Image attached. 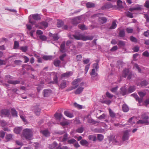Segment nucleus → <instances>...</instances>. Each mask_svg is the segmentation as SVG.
I'll use <instances>...</instances> for the list:
<instances>
[{"label":"nucleus","instance_id":"6e6552de","mask_svg":"<svg viewBox=\"0 0 149 149\" xmlns=\"http://www.w3.org/2000/svg\"><path fill=\"white\" fill-rule=\"evenodd\" d=\"M33 109L37 115L38 116L39 115L40 111V109L38 106H34Z\"/></svg>","mask_w":149,"mask_h":149},{"label":"nucleus","instance_id":"f3484780","mask_svg":"<svg viewBox=\"0 0 149 149\" xmlns=\"http://www.w3.org/2000/svg\"><path fill=\"white\" fill-rule=\"evenodd\" d=\"M5 138L7 141H10L13 139V136L11 134H8L6 135Z\"/></svg>","mask_w":149,"mask_h":149},{"label":"nucleus","instance_id":"2eb2a0df","mask_svg":"<svg viewBox=\"0 0 149 149\" xmlns=\"http://www.w3.org/2000/svg\"><path fill=\"white\" fill-rule=\"evenodd\" d=\"M60 51L62 53H64L65 51V42H63L60 46Z\"/></svg>","mask_w":149,"mask_h":149},{"label":"nucleus","instance_id":"69168bd1","mask_svg":"<svg viewBox=\"0 0 149 149\" xmlns=\"http://www.w3.org/2000/svg\"><path fill=\"white\" fill-rule=\"evenodd\" d=\"M126 31L128 33H131L133 31V29L132 28H127L126 29Z\"/></svg>","mask_w":149,"mask_h":149},{"label":"nucleus","instance_id":"de8ad7c7","mask_svg":"<svg viewBox=\"0 0 149 149\" xmlns=\"http://www.w3.org/2000/svg\"><path fill=\"white\" fill-rule=\"evenodd\" d=\"M95 4L94 3L91 2H88L86 4V6L87 8H91L94 7Z\"/></svg>","mask_w":149,"mask_h":149},{"label":"nucleus","instance_id":"393cba45","mask_svg":"<svg viewBox=\"0 0 149 149\" xmlns=\"http://www.w3.org/2000/svg\"><path fill=\"white\" fill-rule=\"evenodd\" d=\"M113 7L112 5L111 4H106L102 7V9L104 10V8L109 9L112 8Z\"/></svg>","mask_w":149,"mask_h":149},{"label":"nucleus","instance_id":"338daca9","mask_svg":"<svg viewBox=\"0 0 149 149\" xmlns=\"http://www.w3.org/2000/svg\"><path fill=\"white\" fill-rule=\"evenodd\" d=\"M12 91L13 92L17 94H19L20 93L19 90H18L17 88H14L12 89Z\"/></svg>","mask_w":149,"mask_h":149},{"label":"nucleus","instance_id":"ea45409f","mask_svg":"<svg viewBox=\"0 0 149 149\" xmlns=\"http://www.w3.org/2000/svg\"><path fill=\"white\" fill-rule=\"evenodd\" d=\"M117 26V24L115 21H113L112 23L111 26L110 27V29H115Z\"/></svg>","mask_w":149,"mask_h":149},{"label":"nucleus","instance_id":"dca6fc26","mask_svg":"<svg viewBox=\"0 0 149 149\" xmlns=\"http://www.w3.org/2000/svg\"><path fill=\"white\" fill-rule=\"evenodd\" d=\"M10 114L9 111L7 109H3L1 111V116L5 115L6 116H8Z\"/></svg>","mask_w":149,"mask_h":149},{"label":"nucleus","instance_id":"0eeeda50","mask_svg":"<svg viewBox=\"0 0 149 149\" xmlns=\"http://www.w3.org/2000/svg\"><path fill=\"white\" fill-rule=\"evenodd\" d=\"M109 139L110 141H113L116 145H118L119 143L116 138H115V136L114 135H111L109 136Z\"/></svg>","mask_w":149,"mask_h":149},{"label":"nucleus","instance_id":"603ef678","mask_svg":"<svg viewBox=\"0 0 149 149\" xmlns=\"http://www.w3.org/2000/svg\"><path fill=\"white\" fill-rule=\"evenodd\" d=\"M126 16H127L128 17L130 18H133V14L132 13L128 11L126 13Z\"/></svg>","mask_w":149,"mask_h":149},{"label":"nucleus","instance_id":"052dcab7","mask_svg":"<svg viewBox=\"0 0 149 149\" xmlns=\"http://www.w3.org/2000/svg\"><path fill=\"white\" fill-rule=\"evenodd\" d=\"M67 56L66 54H64L59 56L60 59L63 61H64V58Z\"/></svg>","mask_w":149,"mask_h":149},{"label":"nucleus","instance_id":"6ab92c4d","mask_svg":"<svg viewBox=\"0 0 149 149\" xmlns=\"http://www.w3.org/2000/svg\"><path fill=\"white\" fill-rule=\"evenodd\" d=\"M84 89V87L79 86L75 91L74 93L76 94H79L83 91Z\"/></svg>","mask_w":149,"mask_h":149},{"label":"nucleus","instance_id":"1a4fd4ad","mask_svg":"<svg viewBox=\"0 0 149 149\" xmlns=\"http://www.w3.org/2000/svg\"><path fill=\"white\" fill-rule=\"evenodd\" d=\"M80 18L79 17H77L73 18L72 21V23L74 25H77L80 22Z\"/></svg>","mask_w":149,"mask_h":149},{"label":"nucleus","instance_id":"cd10ccee","mask_svg":"<svg viewBox=\"0 0 149 149\" xmlns=\"http://www.w3.org/2000/svg\"><path fill=\"white\" fill-rule=\"evenodd\" d=\"M11 113L13 116L14 117H17V112L14 108L11 109Z\"/></svg>","mask_w":149,"mask_h":149},{"label":"nucleus","instance_id":"c03bdc74","mask_svg":"<svg viewBox=\"0 0 149 149\" xmlns=\"http://www.w3.org/2000/svg\"><path fill=\"white\" fill-rule=\"evenodd\" d=\"M119 36L121 37H124L125 36V33L124 30H122L120 31L119 33Z\"/></svg>","mask_w":149,"mask_h":149},{"label":"nucleus","instance_id":"79ce46f5","mask_svg":"<svg viewBox=\"0 0 149 149\" xmlns=\"http://www.w3.org/2000/svg\"><path fill=\"white\" fill-rule=\"evenodd\" d=\"M122 1L120 0H118L117 1V4L119 8H123V6L122 5Z\"/></svg>","mask_w":149,"mask_h":149},{"label":"nucleus","instance_id":"7c9ffc66","mask_svg":"<svg viewBox=\"0 0 149 149\" xmlns=\"http://www.w3.org/2000/svg\"><path fill=\"white\" fill-rule=\"evenodd\" d=\"M135 87L134 86H130L128 88V93H131L135 90Z\"/></svg>","mask_w":149,"mask_h":149},{"label":"nucleus","instance_id":"2f4dec72","mask_svg":"<svg viewBox=\"0 0 149 149\" xmlns=\"http://www.w3.org/2000/svg\"><path fill=\"white\" fill-rule=\"evenodd\" d=\"M80 143L83 146H86L88 144V142L85 140L82 139L80 141Z\"/></svg>","mask_w":149,"mask_h":149},{"label":"nucleus","instance_id":"bb28decb","mask_svg":"<svg viewBox=\"0 0 149 149\" xmlns=\"http://www.w3.org/2000/svg\"><path fill=\"white\" fill-rule=\"evenodd\" d=\"M149 84L148 82L146 80H144L141 81L139 84L138 83L137 84L138 86L141 85V86H146Z\"/></svg>","mask_w":149,"mask_h":149},{"label":"nucleus","instance_id":"a878e982","mask_svg":"<svg viewBox=\"0 0 149 149\" xmlns=\"http://www.w3.org/2000/svg\"><path fill=\"white\" fill-rule=\"evenodd\" d=\"M129 72V70L128 69H125L123 71L122 76L123 77H126Z\"/></svg>","mask_w":149,"mask_h":149},{"label":"nucleus","instance_id":"423d86ee","mask_svg":"<svg viewBox=\"0 0 149 149\" xmlns=\"http://www.w3.org/2000/svg\"><path fill=\"white\" fill-rule=\"evenodd\" d=\"M129 137V134L128 130L124 131L123 133L122 140L125 141L128 140Z\"/></svg>","mask_w":149,"mask_h":149},{"label":"nucleus","instance_id":"b1692460","mask_svg":"<svg viewBox=\"0 0 149 149\" xmlns=\"http://www.w3.org/2000/svg\"><path fill=\"white\" fill-rule=\"evenodd\" d=\"M66 87V81L65 80H63L61 82L59 87L61 89H63Z\"/></svg>","mask_w":149,"mask_h":149},{"label":"nucleus","instance_id":"e433bc0d","mask_svg":"<svg viewBox=\"0 0 149 149\" xmlns=\"http://www.w3.org/2000/svg\"><path fill=\"white\" fill-rule=\"evenodd\" d=\"M90 75L93 77H95L97 76V74L95 72V69H93L92 70L91 72L90 73Z\"/></svg>","mask_w":149,"mask_h":149},{"label":"nucleus","instance_id":"bf43d9fd","mask_svg":"<svg viewBox=\"0 0 149 149\" xmlns=\"http://www.w3.org/2000/svg\"><path fill=\"white\" fill-rule=\"evenodd\" d=\"M97 138L99 140L101 141L103 139L104 136L103 135L101 134H98L97 135Z\"/></svg>","mask_w":149,"mask_h":149},{"label":"nucleus","instance_id":"5fc2aeb1","mask_svg":"<svg viewBox=\"0 0 149 149\" xmlns=\"http://www.w3.org/2000/svg\"><path fill=\"white\" fill-rule=\"evenodd\" d=\"M28 47L27 46L21 47L20 49L23 52H26L28 50Z\"/></svg>","mask_w":149,"mask_h":149},{"label":"nucleus","instance_id":"f257e3e1","mask_svg":"<svg viewBox=\"0 0 149 149\" xmlns=\"http://www.w3.org/2000/svg\"><path fill=\"white\" fill-rule=\"evenodd\" d=\"M69 37L71 39L74 38L77 40H81L84 41L87 40H92L94 38L93 36H85L81 33H79L78 35H73L72 36H70Z\"/></svg>","mask_w":149,"mask_h":149},{"label":"nucleus","instance_id":"a18cd8bd","mask_svg":"<svg viewBox=\"0 0 149 149\" xmlns=\"http://www.w3.org/2000/svg\"><path fill=\"white\" fill-rule=\"evenodd\" d=\"M19 46V42L17 41H15L14 44L13 48L15 49H17L18 48Z\"/></svg>","mask_w":149,"mask_h":149},{"label":"nucleus","instance_id":"72a5a7b5","mask_svg":"<svg viewBox=\"0 0 149 149\" xmlns=\"http://www.w3.org/2000/svg\"><path fill=\"white\" fill-rule=\"evenodd\" d=\"M89 139L91 141H95L96 140V136L94 135H90L88 136Z\"/></svg>","mask_w":149,"mask_h":149},{"label":"nucleus","instance_id":"0e129e2a","mask_svg":"<svg viewBox=\"0 0 149 149\" xmlns=\"http://www.w3.org/2000/svg\"><path fill=\"white\" fill-rule=\"evenodd\" d=\"M83 131L84 128L82 127H79L76 130L77 132L79 133H82L83 132Z\"/></svg>","mask_w":149,"mask_h":149},{"label":"nucleus","instance_id":"49530a36","mask_svg":"<svg viewBox=\"0 0 149 149\" xmlns=\"http://www.w3.org/2000/svg\"><path fill=\"white\" fill-rule=\"evenodd\" d=\"M134 67L136 68L138 70V72L141 73V69L140 68L139 65L136 63H135L134 65Z\"/></svg>","mask_w":149,"mask_h":149},{"label":"nucleus","instance_id":"c85d7f7f","mask_svg":"<svg viewBox=\"0 0 149 149\" xmlns=\"http://www.w3.org/2000/svg\"><path fill=\"white\" fill-rule=\"evenodd\" d=\"M42 58L45 60H51L53 58V56H51L44 55Z\"/></svg>","mask_w":149,"mask_h":149},{"label":"nucleus","instance_id":"412c9836","mask_svg":"<svg viewBox=\"0 0 149 149\" xmlns=\"http://www.w3.org/2000/svg\"><path fill=\"white\" fill-rule=\"evenodd\" d=\"M72 73L71 72H69L62 74L61 75V77H68L70 75H72Z\"/></svg>","mask_w":149,"mask_h":149},{"label":"nucleus","instance_id":"39448f33","mask_svg":"<svg viewBox=\"0 0 149 149\" xmlns=\"http://www.w3.org/2000/svg\"><path fill=\"white\" fill-rule=\"evenodd\" d=\"M54 116L55 118L58 121H63L64 119V118L62 114L61 113L56 112L54 115Z\"/></svg>","mask_w":149,"mask_h":149},{"label":"nucleus","instance_id":"c756f323","mask_svg":"<svg viewBox=\"0 0 149 149\" xmlns=\"http://www.w3.org/2000/svg\"><path fill=\"white\" fill-rule=\"evenodd\" d=\"M122 109L123 111L125 112H127L129 110V108L128 106L125 104H123L122 107Z\"/></svg>","mask_w":149,"mask_h":149},{"label":"nucleus","instance_id":"ddd939ff","mask_svg":"<svg viewBox=\"0 0 149 149\" xmlns=\"http://www.w3.org/2000/svg\"><path fill=\"white\" fill-rule=\"evenodd\" d=\"M107 19L105 17H99L98 21L102 24L106 23L107 22Z\"/></svg>","mask_w":149,"mask_h":149},{"label":"nucleus","instance_id":"4468645a","mask_svg":"<svg viewBox=\"0 0 149 149\" xmlns=\"http://www.w3.org/2000/svg\"><path fill=\"white\" fill-rule=\"evenodd\" d=\"M131 96L134 97L137 101H138L139 102H142V99L140 98L137 95L136 93H134L132 94Z\"/></svg>","mask_w":149,"mask_h":149},{"label":"nucleus","instance_id":"58836bf2","mask_svg":"<svg viewBox=\"0 0 149 149\" xmlns=\"http://www.w3.org/2000/svg\"><path fill=\"white\" fill-rule=\"evenodd\" d=\"M57 145V143L56 142L54 141L52 144H51L49 145V148L50 149H52L56 146Z\"/></svg>","mask_w":149,"mask_h":149},{"label":"nucleus","instance_id":"9d476101","mask_svg":"<svg viewBox=\"0 0 149 149\" xmlns=\"http://www.w3.org/2000/svg\"><path fill=\"white\" fill-rule=\"evenodd\" d=\"M52 91L50 89H45L44 90L43 95L44 97H48L51 94Z\"/></svg>","mask_w":149,"mask_h":149},{"label":"nucleus","instance_id":"774afa93","mask_svg":"<svg viewBox=\"0 0 149 149\" xmlns=\"http://www.w3.org/2000/svg\"><path fill=\"white\" fill-rule=\"evenodd\" d=\"M40 38L42 41L45 40H47V38L46 36L44 35H40L39 36Z\"/></svg>","mask_w":149,"mask_h":149},{"label":"nucleus","instance_id":"9b49d317","mask_svg":"<svg viewBox=\"0 0 149 149\" xmlns=\"http://www.w3.org/2000/svg\"><path fill=\"white\" fill-rule=\"evenodd\" d=\"M31 15L32 17L35 20H40L41 18L40 17V15L38 14H36L32 15Z\"/></svg>","mask_w":149,"mask_h":149},{"label":"nucleus","instance_id":"864d4df0","mask_svg":"<svg viewBox=\"0 0 149 149\" xmlns=\"http://www.w3.org/2000/svg\"><path fill=\"white\" fill-rule=\"evenodd\" d=\"M63 24L64 23L63 21L61 20L57 22V27H61L63 25Z\"/></svg>","mask_w":149,"mask_h":149},{"label":"nucleus","instance_id":"7ed1b4c3","mask_svg":"<svg viewBox=\"0 0 149 149\" xmlns=\"http://www.w3.org/2000/svg\"><path fill=\"white\" fill-rule=\"evenodd\" d=\"M142 120H139L137 122V124H143L146 125L149 124V121L148 120L149 117L148 115L145 113L142 114L141 115Z\"/></svg>","mask_w":149,"mask_h":149},{"label":"nucleus","instance_id":"c9c22d12","mask_svg":"<svg viewBox=\"0 0 149 149\" xmlns=\"http://www.w3.org/2000/svg\"><path fill=\"white\" fill-rule=\"evenodd\" d=\"M61 61L58 60H55L54 61V64L56 67H58L61 63Z\"/></svg>","mask_w":149,"mask_h":149},{"label":"nucleus","instance_id":"8fccbe9b","mask_svg":"<svg viewBox=\"0 0 149 149\" xmlns=\"http://www.w3.org/2000/svg\"><path fill=\"white\" fill-rule=\"evenodd\" d=\"M118 45L120 47L124 46L125 45V42L122 40H119Z\"/></svg>","mask_w":149,"mask_h":149},{"label":"nucleus","instance_id":"20e7f679","mask_svg":"<svg viewBox=\"0 0 149 149\" xmlns=\"http://www.w3.org/2000/svg\"><path fill=\"white\" fill-rule=\"evenodd\" d=\"M48 26V22L46 21H43L38 23L36 25V27L39 29H46Z\"/></svg>","mask_w":149,"mask_h":149},{"label":"nucleus","instance_id":"680f3d73","mask_svg":"<svg viewBox=\"0 0 149 149\" xmlns=\"http://www.w3.org/2000/svg\"><path fill=\"white\" fill-rule=\"evenodd\" d=\"M22 61L20 60H16L14 61V63L16 65H20Z\"/></svg>","mask_w":149,"mask_h":149},{"label":"nucleus","instance_id":"473e14b6","mask_svg":"<svg viewBox=\"0 0 149 149\" xmlns=\"http://www.w3.org/2000/svg\"><path fill=\"white\" fill-rule=\"evenodd\" d=\"M22 130V128L21 127H18L15 128L14 131L15 133L17 134H19L20 132Z\"/></svg>","mask_w":149,"mask_h":149},{"label":"nucleus","instance_id":"13d9d810","mask_svg":"<svg viewBox=\"0 0 149 149\" xmlns=\"http://www.w3.org/2000/svg\"><path fill=\"white\" fill-rule=\"evenodd\" d=\"M60 124L62 126H65L68 125V123L66 121H60Z\"/></svg>","mask_w":149,"mask_h":149},{"label":"nucleus","instance_id":"aec40b11","mask_svg":"<svg viewBox=\"0 0 149 149\" xmlns=\"http://www.w3.org/2000/svg\"><path fill=\"white\" fill-rule=\"evenodd\" d=\"M64 113L66 116L70 118H72L74 116V115L72 113L67 111H65Z\"/></svg>","mask_w":149,"mask_h":149},{"label":"nucleus","instance_id":"3c124183","mask_svg":"<svg viewBox=\"0 0 149 149\" xmlns=\"http://www.w3.org/2000/svg\"><path fill=\"white\" fill-rule=\"evenodd\" d=\"M87 122L88 123H93L94 124H95L97 123V122L96 121H95L93 120L92 118H89L87 120Z\"/></svg>","mask_w":149,"mask_h":149},{"label":"nucleus","instance_id":"a19ab883","mask_svg":"<svg viewBox=\"0 0 149 149\" xmlns=\"http://www.w3.org/2000/svg\"><path fill=\"white\" fill-rule=\"evenodd\" d=\"M110 116L112 118H114L116 116L115 113L110 109H109Z\"/></svg>","mask_w":149,"mask_h":149},{"label":"nucleus","instance_id":"f8f14e48","mask_svg":"<svg viewBox=\"0 0 149 149\" xmlns=\"http://www.w3.org/2000/svg\"><path fill=\"white\" fill-rule=\"evenodd\" d=\"M120 93L123 96L126 95L128 93L127 89L125 87H122L120 88Z\"/></svg>","mask_w":149,"mask_h":149},{"label":"nucleus","instance_id":"f03ea898","mask_svg":"<svg viewBox=\"0 0 149 149\" xmlns=\"http://www.w3.org/2000/svg\"><path fill=\"white\" fill-rule=\"evenodd\" d=\"M33 135L32 130L30 129L26 128L23 131L22 136L26 139L30 140Z\"/></svg>","mask_w":149,"mask_h":149},{"label":"nucleus","instance_id":"6e6d98bb","mask_svg":"<svg viewBox=\"0 0 149 149\" xmlns=\"http://www.w3.org/2000/svg\"><path fill=\"white\" fill-rule=\"evenodd\" d=\"M53 40L54 41L57 40L59 38L57 34H53V36L52 37Z\"/></svg>","mask_w":149,"mask_h":149},{"label":"nucleus","instance_id":"4d7b16f0","mask_svg":"<svg viewBox=\"0 0 149 149\" xmlns=\"http://www.w3.org/2000/svg\"><path fill=\"white\" fill-rule=\"evenodd\" d=\"M76 142V141L74 139H72L68 140V143L70 144H73Z\"/></svg>","mask_w":149,"mask_h":149},{"label":"nucleus","instance_id":"5701e85b","mask_svg":"<svg viewBox=\"0 0 149 149\" xmlns=\"http://www.w3.org/2000/svg\"><path fill=\"white\" fill-rule=\"evenodd\" d=\"M8 83L9 84L15 85L17 84H19L20 83V81L19 80H8Z\"/></svg>","mask_w":149,"mask_h":149},{"label":"nucleus","instance_id":"4be33fe9","mask_svg":"<svg viewBox=\"0 0 149 149\" xmlns=\"http://www.w3.org/2000/svg\"><path fill=\"white\" fill-rule=\"evenodd\" d=\"M141 8L140 6H138L137 7H135L130 8L129 9V10L131 12H133L135 10H141Z\"/></svg>","mask_w":149,"mask_h":149},{"label":"nucleus","instance_id":"09e8293b","mask_svg":"<svg viewBox=\"0 0 149 149\" xmlns=\"http://www.w3.org/2000/svg\"><path fill=\"white\" fill-rule=\"evenodd\" d=\"M78 26L80 29L82 30H84L87 29L85 25L84 24L79 25Z\"/></svg>","mask_w":149,"mask_h":149},{"label":"nucleus","instance_id":"a211bd4d","mask_svg":"<svg viewBox=\"0 0 149 149\" xmlns=\"http://www.w3.org/2000/svg\"><path fill=\"white\" fill-rule=\"evenodd\" d=\"M41 132L45 137H48L50 136V133L47 130H41Z\"/></svg>","mask_w":149,"mask_h":149},{"label":"nucleus","instance_id":"37998d69","mask_svg":"<svg viewBox=\"0 0 149 149\" xmlns=\"http://www.w3.org/2000/svg\"><path fill=\"white\" fill-rule=\"evenodd\" d=\"M7 123L4 120H0V125L2 127L5 126Z\"/></svg>","mask_w":149,"mask_h":149},{"label":"nucleus","instance_id":"e2e57ef3","mask_svg":"<svg viewBox=\"0 0 149 149\" xmlns=\"http://www.w3.org/2000/svg\"><path fill=\"white\" fill-rule=\"evenodd\" d=\"M74 106L79 109H81L82 108V106L81 105L79 104L76 102L74 103Z\"/></svg>","mask_w":149,"mask_h":149},{"label":"nucleus","instance_id":"f704fd0d","mask_svg":"<svg viewBox=\"0 0 149 149\" xmlns=\"http://www.w3.org/2000/svg\"><path fill=\"white\" fill-rule=\"evenodd\" d=\"M68 134H65L64 135L63 137V138H62V137H60L59 138V139H61L62 140H61V141L64 142L65 141L68 139Z\"/></svg>","mask_w":149,"mask_h":149},{"label":"nucleus","instance_id":"4c0bfd02","mask_svg":"<svg viewBox=\"0 0 149 149\" xmlns=\"http://www.w3.org/2000/svg\"><path fill=\"white\" fill-rule=\"evenodd\" d=\"M14 79L13 77L10 75H6L5 76V80L7 83L8 80H11L10 79Z\"/></svg>","mask_w":149,"mask_h":149}]
</instances>
